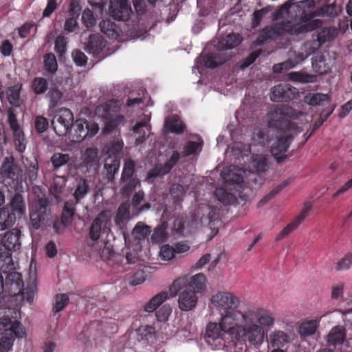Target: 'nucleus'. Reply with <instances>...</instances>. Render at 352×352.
Here are the masks:
<instances>
[{"label":"nucleus","instance_id":"obj_1","mask_svg":"<svg viewBox=\"0 0 352 352\" xmlns=\"http://www.w3.org/2000/svg\"><path fill=\"white\" fill-rule=\"evenodd\" d=\"M315 0H302L298 5L292 8L291 12L298 21L292 26L289 25V32L286 35L299 36L320 28L323 21L316 17H329L334 19L341 12V9L336 3L324 4L315 10Z\"/></svg>","mask_w":352,"mask_h":352},{"label":"nucleus","instance_id":"obj_2","mask_svg":"<svg viewBox=\"0 0 352 352\" xmlns=\"http://www.w3.org/2000/svg\"><path fill=\"white\" fill-rule=\"evenodd\" d=\"M301 115L300 111L286 104L280 105L267 113L269 126L283 132L277 137L270 149L272 155L278 163L284 162L288 157L285 153L293 140L289 133L296 130L297 124L294 120Z\"/></svg>","mask_w":352,"mask_h":352},{"label":"nucleus","instance_id":"obj_3","mask_svg":"<svg viewBox=\"0 0 352 352\" xmlns=\"http://www.w3.org/2000/svg\"><path fill=\"white\" fill-rule=\"evenodd\" d=\"M301 1H298L295 2V0H288L282 6L273 12V20L277 21L281 19H285L280 22L275 23L262 29L256 40L254 41V45L256 46L262 45L276 40L280 36L286 35L289 32V26H292L295 23L298 22L294 17V14L293 13L292 14L290 10H292L294 6L298 5Z\"/></svg>","mask_w":352,"mask_h":352},{"label":"nucleus","instance_id":"obj_4","mask_svg":"<svg viewBox=\"0 0 352 352\" xmlns=\"http://www.w3.org/2000/svg\"><path fill=\"white\" fill-rule=\"evenodd\" d=\"M229 337L232 335V346L241 351L247 349L248 345L258 347L260 346L265 338L263 328L260 327L252 320L246 318V314L244 312L243 317L240 318L239 322H234L233 329Z\"/></svg>","mask_w":352,"mask_h":352},{"label":"nucleus","instance_id":"obj_5","mask_svg":"<svg viewBox=\"0 0 352 352\" xmlns=\"http://www.w3.org/2000/svg\"><path fill=\"white\" fill-rule=\"evenodd\" d=\"M212 304L220 313L224 324L228 322H239L243 313L237 310L240 300L233 294L228 292H220L211 298Z\"/></svg>","mask_w":352,"mask_h":352},{"label":"nucleus","instance_id":"obj_6","mask_svg":"<svg viewBox=\"0 0 352 352\" xmlns=\"http://www.w3.org/2000/svg\"><path fill=\"white\" fill-rule=\"evenodd\" d=\"M22 232L20 228H14L6 232L2 236L0 244L5 249L0 252V269L8 268L14 265L12 251L19 250L21 248Z\"/></svg>","mask_w":352,"mask_h":352},{"label":"nucleus","instance_id":"obj_7","mask_svg":"<svg viewBox=\"0 0 352 352\" xmlns=\"http://www.w3.org/2000/svg\"><path fill=\"white\" fill-rule=\"evenodd\" d=\"M234 322H228L224 324L223 318H221L219 323L210 322L206 327V341L208 344H212L211 342H217V344L221 345V342L223 341L224 344L232 346L233 336H229L233 329V324ZM232 336V335H230Z\"/></svg>","mask_w":352,"mask_h":352},{"label":"nucleus","instance_id":"obj_8","mask_svg":"<svg viewBox=\"0 0 352 352\" xmlns=\"http://www.w3.org/2000/svg\"><path fill=\"white\" fill-rule=\"evenodd\" d=\"M51 217L48 200L40 198L35 210L30 212V227L35 230L49 227L52 223Z\"/></svg>","mask_w":352,"mask_h":352},{"label":"nucleus","instance_id":"obj_9","mask_svg":"<svg viewBox=\"0 0 352 352\" xmlns=\"http://www.w3.org/2000/svg\"><path fill=\"white\" fill-rule=\"evenodd\" d=\"M206 281V278L203 273L197 274L190 278L187 276L178 278L170 287V295L175 296L184 288L191 289L195 294L201 292L205 288Z\"/></svg>","mask_w":352,"mask_h":352},{"label":"nucleus","instance_id":"obj_10","mask_svg":"<svg viewBox=\"0 0 352 352\" xmlns=\"http://www.w3.org/2000/svg\"><path fill=\"white\" fill-rule=\"evenodd\" d=\"M98 130V124L88 122L86 119L79 118L72 124L69 138L74 143H80L88 136H94Z\"/></svg>","mask_w":352,"mask_h":352},{"label":"nucleus","instance_id":"obj_11","mask_svg":"<svg viewBox=\"0 0 352 352\" xmlns=\"http://www.w3.org/2000/svg\"><path fill=\"white\" fill-rule=\"evenodd\" d=\"M74 121L72 111L67 108H61L52 121V126L58 136H64L70 133Z\"/></svg>","mask_w":352,"mask_h":352},{"label":"nucleus","instance_id":"obj_12","mask_svg":"<svg viewBox=\"0 0 352 352\" xmlns=\"http://www.w3.org/2000/svg\"><path fill=\"white\" fill-rule=\"evenodd\" d=\"M14 266V265H12ZM13 267L9 266L8 268L4 267L3 271L6 274V279L3 280L4 292L12 296H16L21 294L23 290L24 283L21 274L17 272L12 271L7 272V270H11Z\"/></svg>","mask_w":352,"mask_h":352},{"label":"nucleus","instance_id":"obj_13","mask_svg":"<svg viewBox=\"0 0 352 352\" xmlns=\"http://www.w3.org/2000/svg\"><path fill=\"white\" fill-rule=\"evenodd\" d=\"M111 218L109 212L101 211L94 219L89 228V236L93 241L99 239L101 232H108L110 231Z\"/></svg>","mask_w":352,"mask_h":352},{"label":"nucleus","instance_id":"obj_14","mask_svg":"<svg viewBox=\"0 0 352 352\" xmlns=\"http://www.w3.org/2000/svg\"><path fill=\"white\" fill-rule=\"evenodd\" d=\"M109 12L113 19L120 21H128L133 13L128 0H109Z\"/></svg>","mask_w":352,"mask_h":352},{"label":"nucleus","instance_id":"obj_15","mask_svg":"<svg viewBox=\"0 0 352 352\" xmlns=\"http://www.w3.org/2000/svg\"><path fill=\"white\" fill-rule=\"evenodd\" d=\"M179 159L180 153L177 151H174L164 164H157L148 171L146 180L148 182H153V179L168 174L178 163Z\"/></svg>","mask_w":352,"mask_h":352},{"label":"nucleus","instance_id":"obj_16","mask_svg":"<svg viewBox=\"0 0 352 352\" xmlns=\"http://www.w3.org/2000/svg\"><path fill=\"white\" fill-rule=\"evenodd\" d=\"M246 318L259 323V326L263 328L264 332L273 327L274 318L272 314L266 309L261 308H253L245 312Z\"/></svg>","mask_w":352,"mask_h":352},{"label":"nucleus","instance_id":"obj_17","mask_svg":"<svg viewBox=\"0 0 352 352\" xmlns=\"http://www.w3.org/2000/svg\"><path fill=\"white\" fill-rule=\"evenodd\" d=\"M298 96V90L289 84H279L271 91V100L276 102H287Z\"/></svg>","mask_w":352,"mask_h":352},{"label":"nucleus","instance_id":"obj_18","mask_svg":"<svg viewBox=\"0 0 352 352\" xmlns=\"http://www.w3.org/2000/svg\"><path fill=\"white\" fill-rule=\"evenodd\" d=\"M98 153L96 148H87L82 155L79 168L85 169V173L96 172L98 168Z\"/></svg>","mask_w":352,"mask_h":352},{"label":"nucleus","instance_id":"obj_19","mask_svg":"<svg viewBox=\"0 0 352 352\" xmlns=\"http://www.w3.org/2000/svg\"><path fill=\"white\" fill-rule=\"evenodd\" d=\"M199 210L202 212V214L199 217L201 225H215V222L220 220V209L217 206L202 205L199 206Z\"/></svg>","mask_w":352,"mask_h":352},{"label":"nucleus","instance_id":"obj_20","mask_svg":"<svg viewBox=\"0 0 352 352\" xmlns=\"http://www.w3.org/2000/svg\"><path fill=\"white\" fill-rule=\"evenodd\" d=\"M120 110V103L118 100H109L98 105L96 109V113L104 120L112 118L118 115Z\"/></svg>","mask_w":352,"mask_h":352},{"label":"nucleus","instance_id":"obj_21","mask_svg":"<svg viewBox=\"0 0 352 352\" xmlns=\"http://www.w3.org/2000/svg\"><path fill=\"white\" fill-rule=\"evenodd\" d=\"M177 294H179V307L182 311H190L194 309L197 303L198 298L195 292L191 289L184 288Z\"/></svg>","mask_w":352,"mask_h":352},{"label":"nucleus","instance_id":"obj_22","mask_svg":"<svg viewBox=\"0 0 352 352\" xmlns=\"http://www.w3.org/2000/svg\"><path fill=\"white\" fill-rule=\"evenodd\" d=\"M74 198L76 204L80 203L91 191L90 182L86 178L78 176L74 183Z\"/></svg>","mask_w":352,"mask_h":352},{"label":"nucleus","instance_id":"obj_23","mask_svg":"<svg viewBox=\"0 0 352 352\" xmlns=\"http://www.w3.org/2000/svg\"><path fill=\"white\" fill-rule=\"evenodd\" d=\"M221 175L224 180L225 188L228 190L241 188L244 182L243 175L233 173L230 168L224 169Z\"/></svg>","mask_w":352,"mask_h":352},{"label":"nucleus","instance_id":"obj_24","mask_svg":"<svg viewBox=\"0 0 352 352\" xmlns=\"http://www.w3.org/2000/svg\"><path fill=\"white\" fill-rule=\"evenodd\" d=\"M105 45L102 36L99 34L91 35L85 43V51L95 57L99 56L102 53Z\"/></svg>","mask_w":352,"mask_h":352},{"label":"nucleus","instance_id":"obj_25","mask_svg":"<svg viewBox=\"0 0 352 352\" xmlns=\"http://www.w3.org/2000/svg\"><path fill=\"white\" fill-rule=\"evenodd\" d=\"M99 27L101 32L111 39L117 40L122 35L121 28L109 19H102Z\"/></svg>","mask_w":352,"mask_h":352},{"label":"nucleus","instance_id":"obj_26","mask_svg":"<svg viewBox=\"0 0 352 352\" xmlns=\"http://www.w3.org/2000/svg\"><path fill=\"white\" fill-rule=\"evenodd\" d=\"M242 37L239 34L230 33L219 39L217 48L219 50H227L234 48L242 41Z\"/></svg>","mask_w":352,"mask_h":352},{"label":"nucleus","instance_id":"obj_27","mask_svg":"<svg viewBox=\"0 0 352 352\" xmlns=\"http://www.w3.org/2000/svg\"><path fill=\"white\" fill-rule=\"evenodd\" d=\"M192 137L195 140L187 141L183 148L182 152L183 157H188L198 154L202 150L204 146V140L202 138L198 135H193Z\"/></svg>","mask_w":352,"mask_h":352},{"label":"nucleus","instance_id":"obj_28","mask_svg":"<svg viewBox=\"0 0 352 352\" xmlns=\"http://www.w3.org/2000/svg\"><path fill=\"white\" fill-rule=\"evenodd\" d=\"M16 214L8 206L0 208V231L11 228L16 223Z\"/></svg>","mask_w":352,"mask_h":352},{"label":"nucleus","instance_id":"obj_29","mask_svg":"<svg viewBox=\"0 0 352 352\" xmlns=\"http://www.w3.org/2000/svg\"><path fill=\"white\" fill-rule=\"evenodd\" d=\"M308 210V208H304L299 215H298L291 223L280 231V232L276 236V241H281L290 232L296 230L305 219Z\"/></svg>","mask_w":352,"mask_h":352},{"label":"nucleus","instance_id":"obj_30","mask_svg":"<svg viewBox=\"0 0 352 352\" xmlns=\"http://www.w3.org/2000/svg\"><path fill=\"white\" fill-rule=\"evenodd\" d=\"M164 126L169 132L177 135L182 134L186 129L185 124L176 115L167 118L164 122Z\"/></svg>","mask_w":352,"mask_h":352},{"label":"nucleus","instance_id":"obj_31","mask_svg":"<svg viewBox=\"0 0 352 352\" xmlns=\"http://www.w3.org/2000/svg\"><path fill=\"white\" fill-rule=\"evenodd\" d=\"M130 218V203L129 201L122 202L118 207L114 221L117 226L122 228L126 221Z\"/></svg>","mask_w":352,"mask_h":352},{"label":"nucleus","instance_id":"obj_32","mask_svg":"<svg viewBox=\"0 0 352 352\" xmlns=\"http://www.w3.org/2000/svg\"><path fill=\"white\" fill-rule=\"evenodd\" d=\"M319 29L320 30L317 32V41L320 46L333 40L338 34V30L335 27H321Z\"/></svg>","mask_w":352,"mask_h":352},{"label":"nucleus","instance_id":"obj_33","mask_svg":"<svg viewBox=\"0 0 352 352\" xmlns=\"http://www.w3.org/2000/svg\"><path fill=\"white\" fill-rule=\"evenodd\" d=\"M124 143L120 137H115L106 146L105 150L107 156H113L121 158Z\"/></svg>","mask_w":352,"mask_h":352},{"label":"nucleus","instance_id":"obj_34","mask_svg":"<svg viewBox=\"0 0 352 352\" xmlns=\"http://www.w3.org/2000/svg\"><path fill=\"white\" fill-rule=\"evenodd\" d=\"M22 89L21 83H16L13 86L7 88L6 94L10 104L14 107H19L21 104L20 99L21 91Z\"/></svg>","mask_w":352,"mask_h":352},{"label":"nucleus","instance_id":"obj_35","mask_svg":"<svg viewBox=\"0 0 352 352\" xmlns=\"http://www.w3.org/2000/svg\"><path fill=\"white\" fill-rule=\"evenodd\" d=\"M10 211L18 215H22L25 212V204L23 195L16 192L12 197L10 205L8 206Z\"/></svg>","mask_w":352,"mask_h":352},{"label":"nucleus","instance_id":"obj_36","mask_svg":"<svg viewBox=\"0 0 352 352\" xmlns=\"http://www.w3.org/2000/svg\"><path fill=\"white\" fill-rule=\"evenodd\" d=\"M346 333L344 328L336 326L332 328L328 334L327 341L330 345L336 346L342 344L345 339Z\"/></svg>","mask_w":352,"mask_h":352},{"label":"nucleus","instance_id":"obj_37","mask_svg":"<svg viewBox=\"0 0 352 352\" xmlns=\"http://www.w3.org/2000/svg\"><path fill=\"white\" fill-rule=\"evenodd\" d=\"M168 223L162 222L153 230L151 236V241L153 243H161L165 241L168 237Z\"/></svg>","mask_w":352,"mask_h":352},{"label":"nucleus","instance_id":"obj_38","mask_svg":"<svg viewBox=\"0 0 352 352\" xmlns=\"http://www.w3.org/2000/svg\"><path fill=\"white\" fill-rule=\"evenodd\" d=\"M168 298V293L162 292L153 296L145 305L144 310L146 312H153L160 305H162Z\"/></svg>","mask_w":352,"mask_h":352},{"label":"nucleus","instance_id":"obj_39","mask_svg":"<svg viewBox=\"0 0 352 352\" xmlns=\"http://www.w3.org/2000/svg\"><path fill=\"white\" fill-rule=\"evenodd\" d=\"M100 258L109 263L111 261L117 263L120 261L121 256L114 252L113 246L110 243H105L100 252Z\"/></svg>","mask_w":352,"mask_h":352},{"label":"nucleus","instance_id":"obj_40","mask_svg":"<svg viewBox=\"0 0 352 352\" xmlns=\"http://www.w3.org/2000/svg\"><path fill=\"white\" fill-rule=\"evenodd\" d=\"M43 66L47 75L55 74L58 69V63L54 54L47 53L44 56Z\"/></svg>","mask_w":352,"mask_h":352},{"label":"nucleus","instance_id":"obj_41","mask_svg":"<svg viewBox=\"0 0 352 352\" xmlns=\"http://www.w3.org/2000/svg\"><path fill=\"white\" fill-rule=\"evenodd\" d=\"M215 196L219 201L223 205H232L236 203V197L231 192L223 188H219L215 192Z\"/></svg>","mask_w":352,"mask_h":352},{"label":"nucleus","instance_id":"obj_42","mask_svg":"<svg viewBox=\"0 0 352 352\" xmlns=\"http://www.w3.org/2000/svg\"><path fill=\"white\" fill-rule=\"evenodd\" d=\"M120 158L113 156H107L104 160V167L107 173L113 176L119 170Z\"/></svg>","mask_w":352,"mask_h":352},{"label":"nucleus","instance_id":"obj_43","mask_svg":"<svg viewBox=\"0 0 352 352\" xmlns=\"http://www.w3.org/2000/svg\"><path fill=\"white\" fill-rule=\"evenodd\" d=\"M151 232V227L138 222L132 231L133 236L138 241L144 240Z\"/></svg>","mask_w":352,"mask_h":352},{"label":"nucleus","instance_id":"obj_44","mask_svg":"<svg viewBox=\"0 0 352 352\" xmlns=\"http://www.w3.org/2000/svg\"><path fill=\"white\" fill-rule=\"evenodd\" d=\"M75 213V208L72 201H67L65 203L60 219L69 226L72 224L74 215Z\"/></svg>","mask_w":352,"mask_h":352},{"label":"nucleus","instance_id":"obj_45","mask_svg":"<svg viewBox=\"0 0 352 352\" xmlns=\"http://www.w3.org/2000/svg\"><path fill=\"white\" fill-rule=\"evenodd\" d=\"M292 182V178H288L284 181H283L279 185L276 186L273 190H272L267 195L263 197L258 205H263L267 203L270 200H271L274 196L278 194L283 188L290 184Z\"/></svg>","mask_w":352,"mask_h":352},{"label":"nucleus","instance_id":"obj_46","mask_svg":"<svg viewBox=\"0 0 352 352\" xmlns=\"http://www.w3.org/2000/svg\"><path fill=\"white\" fill-rule=\"evenodd\" d=\"M318 328L316 320H308L303 322L299 327V333L302 337L310 336L315 333Z\"/></svg>","mask_w":352,"mask_h":352},{"label":"nucleus","instance_id":"obj_47","mask_svg":"<svg viewBox=\"0 0 352 352\" xmlns=\"http://www.w3.org/2000/svg\"><path fill=\"white\" fill-rule=\"evenodd\" d=\"M289 336L283 331L275 332L270 338V343L273 347L280 349L288 342Z\"/></svg>","mask_w":352,"mask_h":352},{"label":"nucleus","instance_id":"obj_48","mask_svg":"<svg viewBox=\"0 0 352 352\" xmlns=\"http://www.w3.org/2000/svg\"><path fill=\"white\" fill-rule=\"evenodd\" d=\"M305 100L309 105L317 106L321 104L324 102H329L330 98L327 94L316 93L306 96Z\"/></svg>","mask_w":352,"mask_h":352},{"label":"nucleus","instance_id":"obj_49","mask_svg":"<svg viewBox=\"0 0 352 352\" xmlns=\"http://www.w3.org/2000/svg\"><path fill=\"white\" fill-rule=\"evenodd\" d=\"M103 131L109 133L114 131L119 125L124 121V116L122 115H116L112 118L107 119Z\"/></svg>","mask_w":352,"mask_h":352},{"label":"nucleus","instance_id":"obj_50","mask_svg":"<svg viewBox=\"0 0 352 352\" xmlns=\"http://www.w3.org/2000/svg\"><path fill=\"white\" fill-rule=\"evenodd\" d=\"M32 89L36 95L44 94L48 89V82L45 78L36 77L32 80Z\"/></svg>","mask_w":352,"mask_h":352},{"label":"nucleus","instance_id":"obj_51","mask_svg":"<svg viewBox=\"0 0 352 352\" xmlns=\"http://www.w3.org/2000/svg\"><path fill=\"white\" fill-rule=\"evenodd\" d=\"M135 172V162L131 159H128L124 162V168L121 175V181L126 182V181L134 178L133 175Z\"/></svg>","mask_w":352,"mask_h":352},{"label":"nucleus","instance_id":"obj_52","mask_svg":"<svg viewBox=\"0 0 352 352\" xmlns=\"http://www.w3.org/2000/svg\"><path fill=\"white\" fill-rule=\"evenodd\" d=\"M70 160L69 154L56 153L51 157V162L55 169L66 164Z\"/></svg>","mask_w":352,"mask_h":352},{"label":"nucleus","instance_id":"obj_53","mask_svg":"<svg viewBox=\"0 0 352 352\" xmlns=\"http://www.w3.org/2000/svg\"><path fill=\"white\" fill-rule=\"evenodd\" d=\"M47 96L50 98V108L53 109L60 102L63 94L58 88L54 87L49 90Z\"/></svg>","mask_w":352,"mask_h":352},{"label":"nucleus","instance_id":"obj_54","mask_svg":"<svg viewBox=\"0 0 352 352\" xmlns=\"http://www.w3.org/2000/svg\"><path fill=\"white\" fill-rule=\"evenodd\" d=\"M126 182L127 183L120 189V192L124 197L129 198L136 186L140 184V182L138 178H131V179Z\"/></svg>","mask_w":352,"mask_h":352},{"label":"nucleus","instance_id":"obj_55","mask_svg":"<svg viewBox=\"0 0 352 352\" xmlns=\"http://www.w3.org/2000/svg\"><path fill=\"white\" fill-rule=\"evenodd\" d=\"M69 303V297L65 294H58L55 296V302L53 306V310L56 313L62 311Z\"/></svg>","mask_w":352,"mask_h":352},{"label":"nucleus","instance_id":"obj_56","mask_svg":"<svg viewBox=\"0 0 352 352\" xmlns=\"http://www.w3.org/2000/svg\"><path fill=\"white\" fill-rule=\"evenodd\" d=\"M144 128H146V121L137 122L133 128V132L140 135L135 140L137 144L143 143L148 136Z\"/></svg>","mask_w":352,"mask_h":352},{"label":"nucleus","instance_id":"obj_57","mask_svg":"<svg viewBox=\"0 0 352 352\" xmlns=\"http://www.w3.org/2000/svg\"><path fill=\"white\" fill-rule=\"evenodd\" d=\"M252 166L257 173H263L268 168V162L265 157L256 155L252 160Z\"/></svg>","mask_w":352,"mask_h":352},{"label":"nucleus","instance_id":"obj_58","mask_svg":"<svg viewBox=\"0 0 352 352\" xmlns=\"http://www.w3.org/2000/svg\"><path fill=\"white\" fill-rule=\"evenodd\" d=\"M204 66L210 69H214L223 63L220 56L217 54H207L204 57Z\"/></svg>","mask_w":352,"mask_h":352},{"label":"nucleus","instance_id":"obj_59","mask_svg":"<svg viewBox=\"0 0 352 352\" xmlns=\"http://www.w3.org/2000/svg\"><path fill=\"white\" fill-rule=\"evenodd\" d=\"M155 329L153 326L146 325L139 329V335L142 340L152 341L155 338Z\"/></svg>","mask_w":352,"mask_h":352},{"label":"nucleus","instance_id":"obj_60","mask_svg":"<svg viewBox=\"0 0 352 352\" xmlns=\"http://www.w3.org/2000/svg\"><path fill=\"white\" fill-rule=\"evenodd\" d=\"M15 338L14 335L4 336L0 338V352H9L12 349Z\"/></svg>","mask_w":352,"mask_h":352},{"label":"nucleus","instance_id":"obj_61","mask_svg":"<svg viewBox=\"0 0 352 352\" xmlns=\"http://www.w3.org/2000/svg\"><path fill=\"white\" fill-rule=\"evenodd\" d=\"M67 44V38L64 36H58L55 39L54 49L60 57H62L66 52Z\"/></svg>","mask_w":352,"mask_h":352},{"label":"nucleus","instance_id":"obj_62","mask_svg":"<svg viewBox=\"0 0 352 352\" xmlns=\"http://www.w3.org/2000/svg\"><path fill=\"white\" fill-rule=\"evenodd\" d=\"M352 265V252H349L344 255L336 264L337 271L349 270Z\"/></svg>","mask_w":352,"mask_h":352},{"label":"nucleus","instance_id":"obj_63","mask_svg":"<svg viewBox=\"0 0 352 352\" xmlns=\"http://www.w3.org/2000/svg\"><path fill=\"white\" fill-rule=\"evenodd\" d=\"M49 127L48 120L42 116H36L34 120V128L38 133H42L45 132Z\"/></svg>","mask_w":352,"mask_h":352},{"label":"nucleus","instance_id":"obj_64","mask_svg":"<svg viewBox=\"0 0 352 352\" xmlns=\"http://www.w3.org/2000/svg\"><path fill=\"white\" fill-rule=\"evenodd\" d=\"M82 21L87 29L93 28L96 25V19L93 12L89 9H86L82 14Z\"/></svg>","mask_w":352,"mask_h":352}]
</instances>
